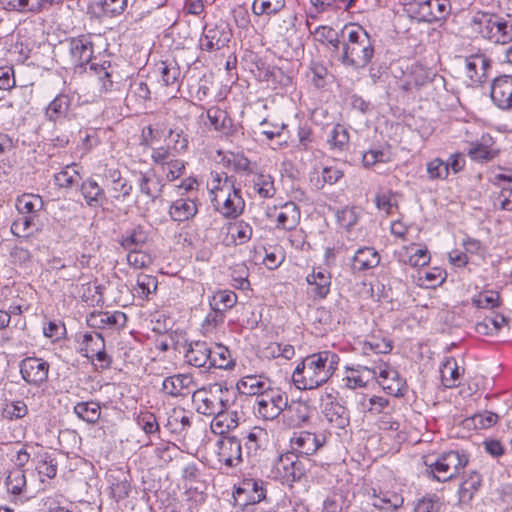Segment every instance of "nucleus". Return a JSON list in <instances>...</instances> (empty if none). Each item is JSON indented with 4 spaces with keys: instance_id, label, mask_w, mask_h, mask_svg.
Listing matches in <instances>:
<instances>
[{
    "instance_id": "473e14b6",
    "label": "nucleus",
    "mask_w": 512,
    "mask_h": 512,
    "mask_svg": "<svg viewBox=\"0 0 512 512\" xmlns=\"http://www.w3.org/2000/svg\"><path fill=\"white\" fill-rule=\"evenodd\" d=\"M300 210L293 202H288L282 206L276 218V227L284 230L296 228L300 221Z\"/></svg>"
},
{
    "instance_id": "49530a36",
    "label": "nucleus",
    "mask_w": 512,
    "mask_h": 512,
    "mask_svg": "<svg viewBox=\"0 0 512 512\" xmlns=\"http://www.w3.org/2000/svg\"><path fill=\"white\" fill-rule=\"evenodd\" d=\"M81 180L77 165H67L54 176L55 184L61 188H70Z\"/></svg>"
},
{
    "instance_id": "b1692460",
    "label": "nucleus",
    "mask_w": 512,
    "mask_h": 512,
    "mask_svg": "<svg viewBox=\"0 0 512 512\" xmlns=\"http://www.w3.org/2000/svg\"><path fill=\"white\" fill-rule=\"evenodd\" d=\"M126 321L127 317L121 311L92 313L88 318L89 324L99 329L123 327Z\"/></svg>"
},
{
    "instance_id": "393cba45",
    "label": "nucleus",
    "mask_w": 512,
    "mask_h": 512,
    "mask_svg": "<svg viewBox=\"0 0 512 512\" xmlns=\"http://www.w3.org/2000/svg\"><path fill=\"white\" fill-rule=\"evenodd\" d=\"M197 212V204L191 198H179L173 201L169 208L171 219L177 222L187 221L193 218Z\"/></svg>"
},
{
    "instance_id": "680f3d73",
    "label": "nucleus",
    "mask_w": 512,
    "mask_h": 512,
    "mask_svg": "<svg viewBox=\"0 0 512 512\" xmlns=\"http://www.w3.org/2000/svg\"><path fill=\"white\" fill-rule=\"evenodd\" d=\"M111 67L110 62L104 61L102 64L99 63H91L90 71H93L99 79L101 83V89L104 91H108L113 86V81L111 80V74L108 69Z\"/></svg>"
},
{
    "instance_id": "a878e982",
    "label": "nucleus",
    "mask_w": 512,
    "mask_h": 512,
    "mask_svg": "<svg viewBox=\"0 0 512 512\" xmlns=\"http://www.w3.org/2000/svg\"><path fill=\"white\" fill-rule=\"evenodd\" d=\"M314 298L324 299L330 293L331 275L325 270L313 271L306 277Z\"/></svg>"
},
{
    "instance_id": "c85d7f7f",
    "label": "nucleus",
    "mask_w": 512,
    "mask_h": 512,
    "mask_svg": "<svg viewBox=\"0 0 512 512\" xmlns=\"http://www.w3.org/2000/svg\"><path fill=\"white\" fill-rule=\"evenodd\" d=\"M151 99V91L144 81H134L130 85V90L126 96L128 107L140 110L145 107V103Z\"/></svg>"
},
{
    "instance_id": "423d86ee",
    "label": "nucleus",
    "mask_w": 512,
    "mask_h": 512,
    "mask_svg": "<svg viewBox=\"0 0 512 512\" xmlns=\"http://www.w3.org/2000/svg\"><path fill=\"white\" fill-rule=\"evenodd\" d=\"M232 392L221 383H213L193 392L192 402L196 411L205 416H213L223 409L231 408Z\"/></svg>"
},
{
    "instance_id": "5fc2aeb1",
    "label": "nucleus",
    "mask_w": 512,
    "mask_h": 512,
    "mask_svg": "<svg viewBox=\"0 0 512 512\" xmlns=\"http://www.w3.org/2000/svg\"><path fill=\"white\" fill-rule=\"evenodd\" d=\"M207 117L210 124L217 131H224L231 126L232 120L227 112L218 108L211 107L207 110Z\"/></svg>"
},
{
    "instance_id": "4c0bfd02",
    "label": "nucleus",
    "mask_w": 512,
    "mask_h": 512,
    "mask_svg": "<svg viewBox=\"0 0 512 512\" xmlns=\"http://www.w3.org/2000/svg\"><path fill=\"white\" fill-rule=\"evenodd\" d=\"M158 69L165 86L179 87L181 70L176 61H162Z\"/></svg>"
},
{
    "instance_id": "69168bd1",
    "label": "nucleus",
    "mask_w": 512,
    "mask_h": 512,
    "mask_svg": "<svg viewBox=\"0 0 512 512\" xmlns=\"http://www.w3.org/2000/svg\"><path fill=\"white\" fill-rule=\"evenodd\" d=\"M28 413L27 405L23 401H12L6 403L3 409V416L9 420L22 419Z\"/></svg>"
},
{
    "instance_id": "aec40b11",
    "label": "nucleus",
    "mask_w": 512,
    "mask_h": 512,
    "mask_svg": "<svg viewBox=\"0 0 512 512\" xmlns=\"http://www.w3.org/2000/svg\"><path fill=\"white\" fill-rule=\"evenodd\" d=\"M262 480L252 478L244 479L239 487L236 488L234 497L240 498L242 495H247L244 500V505L248 503H258L265 498V489Z\"/></svg>"
},
{
    "instance_id": "7c9ffc66",
    "label": "nucleus",
    "mask_w": 512,
    "mask_h": 512,
    "mask_svg": "<svg viewBox=\"0 0 512 512\" xmlns=\"http://www.w3.org/2000/svg\"><path fill=\"white\" fill-rule=\"evenodd\" d=\"M71 106V98L67 94H58L46 107L45 116L51 122L66 118Z\"/></svg>"
},
{
    "instance_id": "f8f14e48",
    "label": "nucleus",
    "mask_w": 512,
    "mask_h": 512,
    "mask_svg": "<svg viewBox=\"0 0 512 512\" xmlns=\"http://www.w3.org/2000/svg\"><path fill=\"white\" fill-rule=\"evenodd\" d=\"M291 447L301 455L310 456L315 454L326 443L324 434H315L308 431H301L291 438Z\"/></svg>"
},
{
    "instance_id": "338daca9",
    "label": "nucleus",
    "mask_w": 512,
    "mask_h": 512,
    "mask_svg": "<svg viewBox=\"0 0 512 512\" xmlns=\"http://www.w3.org/2000/svg\"><path fill=\"white\" fill-rule=\"evenodd\" d=\"M426 170L429 179H446L448 177V167L440 158H435L427 163Z\"/></svg>"
},
{
    "instance_id": "0e129e2a",
    "label": "nucleus",
    "mask_w": 512,
    "mask_h": 512,
    "mask_svg": "<svg viewBox=\"0 0 512 512\" xmlns=\"http://www.w3.org/2000/svg\"><path fill=\"white\" fill-rule=\"evenodd\" d=\"M136 292L142 298H148V296L157 289V279L154 276L140 274L136 281Z\"/></svg>"
},
{
    "instance_id": "c9c22d12",
    "label": "nucleus",
    "mask_w": 512,
    "mask_h": 512,
    "mask_svg": "<svg viewBox=\"0 0 512 512\" xmlns=\"http://www.w3.org/2000/svg\"><path fill=\"white\" fill-rule=\"evenodd\" d=\"M5 485L8 493L14 496H24L27 490L25 471L19 468L10 470Z\"/></svg>"
},
{
    "instance_id": "de8ad7c7",
    "label": "nucleus",
    "mask_w": 512,
    "mask_h": 512,
    "mask_svg": "<svg viewBox=\"0 0 512 512\" xmlns=\"http://www.w3.org/2000/svg\"><path fill=\"white\" fill-rule=\"evenodd\" d=\"M253 189L261 198H272L275 195L273 178L268 174H255L253 177Z\"/></svg>"
},
{
    "instance_id": "774afa93",
    "label": "nucleus",
    "mask_w": 512,
    "mask_h": 512,
    "mask_svg": "<svg viewBox=\"0 0 512 512\" xmlns=\"http://www.w3.org/2000/svg\"><path fill=\"white\" fill-rule=\"evenodd\" d=\"M441 503L437 496H427L418 500L414 512H439Z\"/></svg>"
},
{
    "instance_id": "1a4fd4ad",
    "label": "nucleus",
    "mask_w": 512,
    "mask_h": 512,
    "mask_svg": "<svg viewBox=\"0 0 512 512\" xmlns=\"http://www.w3.org/2000/svg\"><path fill=\"white\" fill-rule=\"evenodd\" d=\"M232 37L229 24L220 20L211 25H205L202 36L199 39V47L202 51L214 52L227 46Z\"/></svg>"
},
{
    "instance_id": "37998d69",
    "label": "nucleus",
    "mask_w": 512,
    "mask_h": 512,
    "mask_svg": "<svg viewBox=\"0 0 512 512\" xmlns=\"http://www.w3.org/2000/svg\"><path fill=\"white\" fill-rule=\"evenodd\" d=\"M482 477L477 471H470L464 478L459 488L460 498L465 500H471L474 493L481 486Z\"/></svg>"
},
{
    "instance_id": "8fccbe9b",
    "label": "nucleus",
    "mask_w": 512,
    "mask_h": 512,
    "mask_svg": "<svg viewBox=\"0 0 512 512\" xmlns=\"http://www.w3.org/2000/svg\"><path fill=\"white\" fill-rule=\"evenodd\" d=\"M361 350L363 354H387L392 350V343L384 338L372 336L361 343Z\"/></svg>"
},
{
    "instance_id": "4d7b16f0",
    "label": "nucleus",
    "mask_w": 512,
    "mask_h": 512,
    "mask_svg": "<svg viewBox=\"0 0 512 512\" xmlns=\"http://www.w3.org/2000/svg\"><path fill=\"white\" fill-rule=\"evenodd\" d=\"M95 5L105 16L115 17L121 15L127 8V0H99Z\"/></svg>"
},
{
    "instance_id": "a19ab883",
    "label": "nucleus",
    "mask_w": 512,
    "mask_h": 512,
    "mask_svg": "<svg viewBox=\"0 0 512 512\" xmlns=\"http://www.w3.org/2000/svg\"><path fill=\"white\" fill-rule=\"evenodd\" d=\"M74 413L88 423H96L101 415L99 403L94 401L79 402L74 406Z\"/></svg>"
},
{
    "instance_id": "c756f323",
    "label": "nucleus",
    "mask_w": 512,
    "mask_h": 512,
    "mask_svg": "<svg viewBox=\"0 0 512 512\" xmlns=\"http://www.w3.org/2000/svg\"><path fill=\"white\" fill-rule=\"evenodd\" d=\"M40 229L38 215H19L11 225V232L17 237H29Z\"/></svg>"
},
{
    "instance_id": "09e8293b",
    "label": "nucleus",
    "mask_w": 512,
    "mask_h": 512,
    "mask_svg": "<svg viewBox=\"0 0 512 512\" xmlns=\"http://www.w3.org/2000/svg\"><path fill=\"white\" fill-rule=\"evenodd\" d=\"M43 201L39 195H23L18 199L17 208L20 215H37L42 209Z\"/></svg>"
},
{
    "instance_id": "13d9d810",
    "label": "nucleus",
    "mask_w": 512,
    "mask_h": 512,
    "mask_svg": "<svg viewBox=\"0 0 512 512\" xmlns=\"http://www.w3.org/2000/svg\"><path fill=\"white\" fill-rule=\"evenodd\" d=\"M229 230L231 231L232 238L234 239L236 244L247 243L251 239L253 234V229L250 226V224L242 220L230 224Z\"/></svg>"
},
{
    "instance_id": "0eeeda50",
    "label": "nucleus",
    "mask_w": 512,
    "mask_h": 512,
    "mask_svg": "<svg viewBox=\"0 0 512 512\" xmlns=\"http://www.w3.org/2000/svg\"><path fill=\"white\" fill-rule=\"evenodd\" d=\"M287 407V395L279 388H270L256 397V413L264 420H274Z\"/></svg>"
},
{
    "instance_id": "6e6552de",
    "label": "nucleus",
    "mask_w": 512,
    "mask_h": 512,
    "mask_svg": "<svg viewBox=\"0 0 512 512\" xmlns=\"http://www.w3.org/2000/svg\"><path fill=\"white\" fill-rule=\"evenodd\" d=\"M307 472L306 464L294 452L281 454L274 464V473L283 483L300 481Z\"/></svg>"
},
{
    "instance_id": "f03ea898",
    "label": "nucleus",
    "mask_w": 512,
    "mask_h": 512,
    "mask_svg": "<svg viewBox=\"0 0 512 512\" xmlns=\"http://www.w3.org/2000/svg\"><path fill=\"white\" fill-rule=\"evenodd\" d=\"M341 62L354 69L365 68L374 56V40L358 24L349 23L341 29Z\"/></svg>"
},
{
    "instance_id": "e2e57ef3",
    "label": "nucleus",
    "mask_w": 512,
    "mask_h": 512,
    "mask_svg": "<svg viewBox=\"0 0 512 512\" xmlns=\"http://www.w3.org/2000/svg\"><path fill=\"white\" fill-rule=\"evenodd\" d=\"M326 417L331 423H335L338 428H344L349 423L346 409L338 403L331 404V406L327 408Z\"/></svg>"
},
{
    "instance_id": "a18cd8bd",
    "label": "nucleus",
    "mask_w": 512,
    "mask_h": 512,
    "mask_svg": "<svg viewBox=\"0 0 512 512\" xmlns=\"http://www.w3.org/2000/svg\"><path fill=\"white\" fill-rule=\"evenodd\" d=\"M285 4V0H254L252 3V12L256 16H270L283 10Z\"/></svg>"
},
{
    "instance_id": "6ab92c4d",
    "label": "nucleus",
    "mask_w": 512,
    "mask_h": 512,
    "mask_svg": "<svg viewBox=\"0 0 512 512\" xmlns=\"http://www.w3.org/2000/svg\"><path fill=\"white\" fill-rule=\"evenodd\" d=\"M213 416L214 418L210 424L211 431L222 437L239 425V413L235 410H231V408L223 409V411L215 413Z\"/></svg>"
},
{
    "instance_id": "20e7f679",
    "label": "nucleus",
    "mask_w": 512,
    "mask_h": 512,
    "mask_svg": "<svg viewBox=\"0 0 512 512\" xmlns=\"http://www.w3.org/2000/svg\"><path fill=\"white\" fill-rule=\"evenodd\" d=\"M468 455L464 451L450 450L438 455L424 457L425 473L440 482H447L456 477L467 466Z\"/></svg>"
},
{
    "instance_id": "7ed1b4c3",
    "label": "nucleus",
    "mask_w": 512,
    "mask_h": 512,
    "mask_svg": "<svg viewBox=\"0 0 512 512\" xmlns=\"http://www.w3.org/2000/svg\"><path fill=\"white\" fill-rule=\"evenodd\" d=\"M508 8L510 12L506 17L490 12H476L471 20L473 30L493 44L506 45L512 42V0H508Z\"/></svg>"
},
{
    "instance_id": "9b49d317",
    "label": "nucleus",
    "mask_w": 512,
    "mask_h": 512,
    "mask_svg": "<svg viewBox=\"0 0 512 512\" xmlns=\"http://www.w3.org/2000/svg\"><path fill=\"white\" fill-rule=\"evenodd\" d=\"M219 461L228 467H236L243 462L242 443L235 436H223L217 441Z\"/></svg>"
},
{
    "instance_id": "052dcab7",
    "label": "nucleus",
    "mask_w": 512,
    "mask_h": 512,
    "mask_svg": "<svg viewBox=\"0 0 512 512\" xmlns=\"http://www.w3.org/2000/svg\"><path fill=\"white\" fill-rule=\"evenodd\" d=\"M36 469L40 475L54 478L57 474V461L46 452L39 454Z\"/></svg>"
},
{
    "instance_id": "4468645a",
    "label": "nucleus",
    "mask_w": 512,
    "mask_h": 512,
    "mask_svg": "<svg viewBox=\"0 0 512 512\" xmlns=\"http://www.w3.org/2000/svg\"><path fill=\"white\" fill-rule=\"evenodd\" d=\"M491 99L501 109L512 108V76L503 75L493 81Z\"/></svg>"
},
{
    "instance_id": "5701e85b",
    "label": "nucleus",
    "mask_w": 512,
    "mask_h": 512,
    "mask_svg": "<svg viewBox=\"0 0 512 512\" xmlns=\"http://www.w3.org/2000/svg\"><path fill=\"white\" fill-rule=\"evenodd\" d=\"M185 359L187 363L195 367L209 368L211 348L204 341L192 342L185 353Z\"/></svg>"
},
{
    "instance_id": "bf43d9fd",
    "label": "nucleus",
    "mask_w": 512,
    "mask_h": 512,
    "mask_svg": "<svg viewBox=\"0 0 512 512\" xmlns=\"http://www.w3.org/2000/svg\"><path fill=\"white\" fill-rule=\"evenodd\" d=\"M237 302V295L230 290H223L216 292L211 300H210V306L211 307H218L222 310L227 311L228 309H231Z\"/></svg>"
},
{
    "instance_id": "864d4df0",
    "label": "nucleus",
    "mask_w": 512,
    "mask_h": 512,
    "mask_svg": "<svg viewBox=\"0 0 512 512\" xmlns=\"http://www.w3.org/2000/svg\"><path fill=\"white\" fill-rule=\"evenodd\" d=\"M403 504V498L397 494H383L377 495L373 493L372 505L380 510H396Z\"/></svg>"
},
{
    "instance_id": "3c124183",
    "label": "nucleus",
    "mask_w": 512,
    "mask_h": 512,
    "mask_svg": "<svg viewBox=\"0 0 512 512\" xmlns=\"http://www.w3.org/2000/svg\"><path fill=\"white\" fill-rule=\"evenodd\" d=\"M167 140L168 145L175 154L183 153L188 148V135L181 128H171L168 132Z\"/></svg>"
},
{
    "instance_id": "dca6fc26",
    "label": "nucleus",
    "mask_w": 512,
    "mask_h": 512,
    "mask_svg": "<svg viewBox=\"0 0 512 512\" xmlns=\"http://www.w3.org/2000/svg\"><path fill=\"white\" fill-rule=\"evenodd\" d=\"M490 67L491 61L484 54H474L465 58L466 73L472 84L484 82Z\"/></svg>"
},
{
    "instance_id": "f257e3e1",
    "label": "nucleus",
    "mask_w": 512,
    "mask_h": 512,
    "mask_svg": "<svg viewBox=\"0 0 512 512\" xmlns=\"http://www.w3.org/2000/svg\"><path fill=\"white\" fill-rule=\"evenodd\" d=\"M339 360V356L329 350L306 356L293 371L294 385L301 390H312L324 385L336 371Z\"/></svg>"
},
{
    "instance_id": "e433bc0d",
    "label": "nucleus",
    "mask_w": 512,
    "mask_h": 512,
    "mask_svg": "<svg viewBox=\"0 0 512 512\" xmlns=\"http://www.w3.org/2000/svg\"><path fill=\"white\" fill-rule=\"evenodd\" d=\"M434 76L435 73L432 70L422 65H413L410 74L411 79L403 85V88L405 90H412L413 88L419 89L432 81Z\"/></svg>"
},
{
    "instance_id": "ddd939ff",
    "label": "nucleus",
    "mask_w": 512,
    "mask_h": 512,
    "mask_svg": "<svg viewBox=\"0 0 512 512\" xmlns=\"http://www.w3.org/2000/svg\"><path fill=\"white\" fill-rule=\"evenodd\" d=\"M69 51L71 61L76 67H84V70L86 71L87 66L90 68L91 63H96L92 59L93 45L85 36L71 39L69 43Z\"/></svg>"
},
{
    "instance_id": "79ce46f5",
    "label": "nucleus",
    "mask_w": 512,
    "mask_h": 512,
    "mask_svg": "<svg viewBox=\"0 0 512 512\" xmlns=\"http://www.w3.org/2000/svg\"><path fill=\"white\" fill-rule=\"evenodd\" d=\"M234 365L230 351L222 344H216L211 349V359H209V368L229 369Z\"/></svg>"
},
{
    "instance_id": "603ef678",
    "label": "nucleus",
    "mask_w": 512,
    "mask_h": 512,
    "mask_svg": "<svg viewBox=\"0 0 512 512\" xmlns=\"http://www.w3.org/2000/svg\"><path fill=\"white\" fill-rule=\"evenodd\" d=\"M491 200L494 208L512 212V187L501 186L499 191L492 193Z\"/></svg>"
},
{
    "instance_id": "f704fd0d",
    "label": "nucleus",
    "mask_w": 512,
    "mask_h": 512,
    "mask_svg": "<svg viewBox=\"0 0 512 512\" xmlns=\"http://www.w3.org/2000/svg\"><path fill=\"white\" fill-rule=\"evenodd\" d=\"M148 239V232L141 226L138 225L131 230H128L126 234L122 235L119 243L125 250L138 249L143 246Z\"/></svg>"
},
{
    "instance_id": "412c9836",
    "label": "nucleus",
    "mask_w": 512,
    "mask_h": 512,
    "mask_svg": "<svg viewBox=\"0 0 512 512\" xmlns=\"http://www.w3.org/2000/svg\"><path fill=\"white\" fill-rule=\"evenodd\" d=\"M310 406L304 401L287 402V407L284 409V417L286 422L291 427H301L310 418Z\"/></svg>"
},
{
    "instance_id": "ea45409f",
    "label": "nucleus",
    "mask_w": 512,
    "mask_h": 512,
    "mask_svg": "<svg viewBox=\"0 0 512 512\" xmlns=\"http://www.w3.org/2000/svg\"><path fill=\"white\" fill-rule=\"evenodd\" d=\"M349 133L348 130L341 124L333 127L328 137V144L331 150L343 152L349 148Z\"/></svg>"
},
{
    "instance_id": "cd10ccee",
    "label": "nucleus",
    "mask_w": 512,
    "mask_h": 512,
    "mask_svg": "<svg viewBox=\"0 0 512 512\" xmlns=\"http://www.w3.org/2000/svg\"><path fill=\"white\" fill-rule=\"evenodd\" d=\"M380 263V256L373 247L359 248L352 261L354 271L363 272L375 268Z\"/></svg>"
},
{
    "instance_id": "f3484780",
    "label": "nucleus",
    "mask_w": 512,
    "mask_h": 512,
    "mask_svg": "<svg viewBox=\"0 0 512 512\" xmlns=\"http://www.w3.org/2000/svg\"><path fill=\"white\" fill-rule=\"evenodd\" d=\"M194 386L193 377L189 374H176L163 380L162 391L172 397L186 396Z\"/></svg>"
},
{
    "instance_id": "39448f33",
    "label": "nucleus",
    "mask_w": 512,
    "mask_h": 512,
    "mask_svg": "<svg viewBox=\"0 0 512 512\" xmlns=\"http://www.w3.org/2000/svg\"><path fill=\"white\" fill-rule=\"evenodd\" d=\"M224 176L223 182L219 174L214 179L217 184L211 190L214 194L212 202L224 217L237 218L243 212L245 202L241 196V190L235 188L234 181L229 179L225 173Z\"/></svg>"
},
{
    "instance_id": "4be33fe9",
    "label": "nucleus",
    "mask_w": 512,
    "mask_h": 512,
    "mask_svg": "<svg viewBox=\"0 0 512 512\" xmlns=\"http://www.w3.org/2000/svg\"><path fill=\"white\" fill-rule=\"evenodd\" d=\"M108 482L110 483L111 495L117 502L128 497L131 485L127 472L122 469L110 471Z\"/></svg>"
},
{
    "instance_id": "bb28decb",
    "label": "nucleus",
    "mask_w": 512,
    "mask_h": 512,
    "mask_svg": "<svg viewBox=\"0 0 512 512\" xmlns=\"http://www.w3.org/2000/svg\"><path fill=\"white\" fill-rule=\"evenodd\" d=\"M3 8L18 13H40L52 0H0Z\"/></svg>"
},
{
    "instance_id": "a211bd4d",
    "label": "nucleus",
    "mask_w": 512,
    "mask_h": 512,
    "mask_svg": "<svg viewBox=\"0 0 512 512\" xmlns=\"http://www.w3.org/2000/svg\"><path fill=\"white\" fill-rule=\"evenodd\" d=\"M492 143V137L483 134L480 139L468 142L467 155L473 161L488 162L496 156V152L491 148Z\"/></svg>"
},
{
    "instance_id": "2f4dec72",
    "label": "nucleus",
    "mask_w": 512,
    "mask_h": 512,
    "mask_svg": "<svg viewBox=\"0 0 512 512\" xmlns=\"http://www.w3.org/2000/svg\"><path fill=\"white\" fill-rule=\"evenodd\" d=\"M80 192L84 197L86 204L92 208L102 206L103 201L105 200L104 190L92 178H88L82 182Z\"/></svg>"
},
{
    "instance_id": "72a5a7b5",
    "label": "nucleus",
    "mask_w": 512,
    "mask_h": 512,
    "mask_svg": "<svg viewBox=\"0 0 512 512\" xmlns=\"http://www.w3.org/2000/svg\"><path fill=\"white\" fill-rule=\"evenodd\" d=\"M270 388L271 387L267 381L256 375L245 376L237 383V389L240 391V393L246 395H255L256 397L264 393L266 390H269Z\"/></svg>"
},
{
    "instance_id": "9d476101",
    "label": "nucleus",
    "mask_w": 512,
    "mask_h": 512,
    "mask_svg": "<svg viewBox=\"0 0 512 512\" xmlns=\"http://www.w3.org/2000/svg\"><path fill=\"white\" fill-rule=\"evenodd\" d=\"M22 379L31 386L40 387L48 380L49 363L41 358L26 357L20 364Z\"/></svg>"
},
{
    "instance_id": "c03bdc74",
    "label": "nucleus",
    "mask_w": 512,
    "mask_h": 512,
    "mask_svg": "<svg viewBox=\"0 0 512 512\" xmlns=\"http://www.w3.org/2000/svg\"><path fill=\"white\" fill-rule=\"evenodd\" d=\"M441 380L442 384L446 388H453L457 386V381L459 380L460 373L457 362L454 358H448L442 364L440 368Z\"/></svg>"
},
{
    "instance_id": "6e6d98bb",
    "label": "nucleus",
    "mask_w": 512,
    "mask_h": 512,
    "mask_svg": "<svg viewBox=\"0 0 512 512\" xmlns=\"http://www.w3.org/2000/svg\"><path fill=\"white\" fill-rule=\"evenodd\" d=\"M263 353L267 358L282 357L286 360H290L295 355V349L290 344L273 342L270 343L267 347H265Z\"/></svg>"
},
{
    "instance_id": "2eb2a0df",
    "label": "nucleus",
    "mask_w": 512,
    "mask_h": 512,
    "mask_svg": "<svg viewBox=\"0 0 512 512\" xmlns=\"http://www.w3.org/2000/svg\"><path fill=\"white\" fill-rule=\"evenodd\" d=\"M378 383L388 394L398 396L402 393L404 382L397 370L386 363L378 365Z\"/></svg>"
},
{
    "instance_id": "58836bf2",
    "label": "nucleus",
    "mask_w": 512,
    "mask_h": 512,
    "mask_svg": "<svg viewBox=\"0 0 512 512\" xmlns=\"http://www.w3.org/2000/svg\"><path fill=\"white\" fill-rule=\"evenodd\" d=\"M139 188L141 193L145 194L152 201H155L162 193V185L153 173H140Z\"/></svg>"
}]
</instances>
